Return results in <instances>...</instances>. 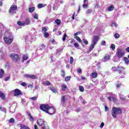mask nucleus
Here are the masks:
<instances>
[{"label": "nucleus", "instance_id": "nucleus-1", "mask_svg": "<svg viewBox=\"0 0 129 129\" xmlns=\"http://www.w3.org/2000/svg\"><path fill=\"white\" fill-rule=\"evenodd\" d=\"M122 113V109L119 108L113 107L111 110V115L114 118H116V116Z\"/></svg>", "mask_w": 129, "mask_h": 129}, {"label": "nucleus", "instance_id": "nucleus-2", "mask_svg": "<svg viewBox=\"0 0 129 129\" xmlns=\"http://www.w3.org/2000/svg\"><path fill=\"white\" fill-rule=\"evenodd\" d=\"M124 68L123 67L118 66L117 70L119 74V78H124V75H125V72H124Z\"/></svg>", "mask_w": 129, "mask_h": 129}, {"label": "nucleus", "instance_id": "nucleus-3", "mask_svg": "<svg viewBox=\"0 0 129 129\" xmlns=\"http://www.w3.org/2000/svg\"><path fill=\"white\" fill-rule=\"evenodd\" d=\"M10 57L13 61H14L15 63H18V62H19V61L21 60L20 55L16 53H12L11 54H10Z\"/></svg>", "mask_w": 129, "mask_h": 129}, {"label": "nucleus", "instance_id": "nucleus-4", "mask_svg": "<svg viewBox=\"0 0 129 129\" xmlns=\"http://www.w3.org/2000/svg\"><path fill=\"white\" fill-rule=\"evenodd\" d=\"M116 55L118 58H122L124 56V51L122 49H120L119 48L117 49V51L116 52Z\"/></svg>", "mask_w": 129, "mask_h": 129}, {"label": "nucleus", "instance_id": "nucleus-5", "mask_svg": "<svg viewBox=\"0 0 129 129\" xmlns=\"http://www.w3.org/2000/svg\"><path fill=\"white\" fill-rule=\"evenodd\" d=\"M49 107H50V106L48 104H42L40 105V109L42 110V111H44V112H46V113L49 109Z\"/></svg>", "mask_w": 129, "mask_h": 129}, {"label": "nucleus", "instance_id": "nucleus-6", "mask_svg": "<svg viewBox=\"0 0 129 129\" xmlns=\"http://www.w3.org/2000/svg\"><path fill=\"white\" fill-rule=\"evenodd\" d=\"M30 23H31V21H30V19H27L25 20V21L21 22L18 21L17 22V24L19 26H25L26 25H29Z\"/></svg>", "mask_w": 129, "mask_h": 129}, {"label": "nucleus", "instance_id": "nucleus-7", "mask_svg": "<svg viewBox=\"0 0 129 129\" xmlns=\"http://www.w3.org/2000/svg\"><path fill=\"white\" fill-rule=\"evenodd\" d=\"M18 10V6L16 5H12L11 8L9 9V14H14L16 11Z\"/></svg>", "mask_w": 129, "mask_h": 129}, {"label": "nucleus", "instance_id": "nucleus-8", "mask_svg": "<svg viewBox=\"0 0 129 129\" xmlns=\"http://www.w3.org/2000/svg\"><path fill=\"white\" fill-rule=\"evenodd\" d=\"M14 91V96H20L23 94L22 91L19 89H15L13 90Z\"/></svg>", "mask_w": 129, "mask_h": 129}, {"label": "nucleus", "instance_id": "nucleus-9", "mask_svg": "<svg viewBox=\"0 0 129 129\" xmlns=\"http://www.w3.org/2000/svg\"><path fill=\"white\" fill-rule=\"evenodd\" d=\"M55 111H56V110L55 109V108H54V107L49 106L47 112H46V113H48V114L52 115V114H54V113H55Z\"/></svg>", "mask_w": 129, "mask_h": 129}, {"label": "nucleus", "instance_id": "nucleus-10", "mask_svg": "<svg viewBox=\"0 0 129 129\" xmlns=\"http://www.w3.org/2000/svg\"><path fill=\"white\" fill-rule=\"evenodd\" d=\"M99 40V36H95V35L94 36L92 40V44H93L94 45H96Z\"/></svg>", "mask_w": 129, "mask_h": 129}, {"label": "nucleus", "instance_id": "nucleus-11", "mask_svg": "<svg viewBox=\"0 0 129 129\" xmlns=\"http://www.w3.org/2000/svg\"><path fill=\"white\" fill-rule=\"evenodd\" d=\"M4 41L7 44H12V43H13V39L11 38V36L5 37H4Z\"/></svg>", "mask_w": 129, "mask_h": 129}, {"label": "nucleus", "instance_id": "nucleus-12", "mask_svg": "<svg viewBox=\"0 0 129 129\" xmlns=\"http://www.w3.org/2000/svg\"><path fill=\"white\" fill-rule=\"evenodd\" d=\"M25 76L27 77V78H30V79H37L38 78L37 76L35 75H26Z\"/></svg>", "mask_w": 129, "mask_h": 129}, {"label": "nucleus", "instance_id": "nucleus-13", "mask_svg": "<svg viewBox=\"0 0 129 129\" xmlns=\"http://www.w3.org/2000/svg\"><path fill=\"white\" fill-rule=\"evenodd\" d=\"M37 124L38 125L42 126L43 124L45 125V121L43 119L40 118L37 120Z\"/></svg>", "mask_w": 129, "mask_h": 129}, {"label": "nucleus", "instance_id": "nucleus-14", "mask_svg": "<svg viewBox=\"0 0 129 129\" xmlns=\"http://www.w3.org/2000/svg\"><path fill=\"white\" fill-rule=\"evenodd\" d=\"M110 57H111V55L106 54L105 55L103 59L105 60V61H107V60H110Z\"/></svg>", "mask_w": 129, "mask_h": 129}, {"label": "nucleus", "instance_id": "nucleus-15", "mask_svg": "<svg viewBox=\"0 0 129 129\" xmlns=\"http://www.w3.org/2000/svg\"><path fill=\"white\" fill-rule=\"evenodd\" d=\"M20 129H31V128H30L29 126H28L27 125L21 124L20 125Z\"/></svg>", "mask_w": 129, "mask_h": 129}, {"label": "nucleus", "instance_id": "nucleus-16", "mask_svg": "<svg viewBox=\"0 0 129 129\" xmlns=\"http://www.w3.org/2000/svg\"><path fill=\"white\" fill-rule=\"evenodd\" d=\"M35 10H36V8H35V7H31L28 9V11L29 13H34Z\"/></svg>", "mask_w": 129, "mask_h": 129}, {"label": "nucleus", "instance_id": "nucleus-17", "mask_svg": "<svg viewBox=\"0 0 129 129\" xmlns=\"http://www.w3.org/2000/svg\"><path fill=\"white\" fill-rule=\"evenodd\" d=\"M27 115L29 117V119L31 121H34V120H35V119H34V117L31 114V113L30 112L27 113Z\"/></svg>", "mask_w": 129, "mask_h": 129}, {"label": "nucleus", "instance_id": "nucleus-18", "mask_svg": "<svg viewBox=\"0 0 129 129\" xmlns=\"http://www.w3.org/2000/svg\"><path fill=\"white\" fill-rule=\"evenodd\" d=\"M61 103L64 104L65 102H66V98L65 97V96H62L61 98Z\"/></svg>", "mask_w": 129, "mask_h": 129}, {"label": "nucleus", "instance_id": "nucleus-19", "mask_svg": "<svg viewBox=\"0 0 129 129\" xmlns=\"http://www.w3.org/2000/svg\"><path fill=\"white\" fill-rule=\"evenodd\" d=\"M50 90H51V91H52V92H53V93H57L58 92H57V90H56V89L54 88L53 86H51L50 87Z\"/></svg>", "mask_w": 129, "mask_h": 129}, {"label": "nucleus", "instance_id": "nucleus-20", "mask_svg": "<svg viewBox=\"0 0 129 129\" xmlns=\"http://www.w3.org/2000/svg\"><path fill=\"white\" fill-rule=\"evenodd\" d=\"M98 75L97 74V73H96V72L92 73L91 74V77H92V78H96V77H97Z\"/></svg>", "mask_w": 129, "mask_h": 129}, {"label": "nucleus", "instance_id": "nucleus-21", "mask_svg": "<svg viewBox=\"0 0 129 129\" xmlns=\"http://www.w3.org/2000/svg\"><path fill=\"white\" fill-rule=\"evenodd\" d=\"M5 75V71L3 69H1V72H0V78H3Z\"/></svg>", "mask_w": 129, "mask_h": 129}, {"label": "nucleus", "instance_id": "nucleus-22", "mask_svg": "<svg viewBox=\"0 0 129 129\" xmlns=\"http://www.w3.org/2000/svg\"><path fill=\"white\" fill-rule=\"evenodd\" d=\"M113 10H114V7L113 5H111L108 7V11L109 12H111V11H113Z\"/></svg>", "mask_w": 129, "mask_h": 129}, {"label": "nucleus", "instance_id": "nucleus-23", "mask_svg": "<svg viewBox=\"0 0 129 129\" xmlns=\"http://www.w3.org/2000/svg\"><path fill=\"white\" fill-rule=\"evenodd\" d=\"M123 60H124L125 64H126V65H128V64H129V59H128V58L126 57H124Z\"/></svg>", "mask_w": 129, "mask_h": 129}, {"label": "nucleus", "instance_id": "nucleus-24", "mask_svg": "<svg viewBox=\"0 0 129 129\" xmlns=\"http://www.w3.org/2000/svg\"><path fill=\"white\" fill-rule=\"evenodd\" d=\"M94 46H95V44H93V43H92V44L90 46L89 48L90 51H92V50H93Z\"/></svg>", "mask_w": 129, "mask_h": 129}, {"label": "nucleus", "instance_id": "nucleus-25", "mask_svg": "<svg viewBox=\"0 0 129 129\" xmlns=\"http://www.w3.org/2000/svg\"><path fill=\"white\" fill-rule=\"evenodd\" d=\"M55 22L58 26H60V25H61V20L60 19H56L55 21Z\"/></svg>", "mask_w": 129, "mask_h": 129}, {"label": "nucleus", "instance_id": "nucleus-26", "mask_svg": "<svg viewBox=\"0 0 129 129\" xmlns=\"http://www.w3.org/2000/svg\"><path fill=\"white\" fill-rule=\"evenodd\" d=\"M0 97H1L4 100H6V95H5V94L1 93L0 94Z\"/></svg>", "mask_w": 129, "mask_h": 129}, {"label": "nucleus", "instance_id": "nucleus-27", "mask_svg": "<svg viewBox=\"0 0 129 129\" xmlns=\"http://www.w3.org/2000/svg\"><path fill=\"white\" fill-rule=\"evenodd\" d=\"M28 59H29V56H28V55H24L23 56V61H25V60H28Z\"/></svg>", "mask_w": 129, "mask_h": 129}, {"label": "nucleus", "instance_id": "nucleus-28", "mask_svg": "<svg viewBox=\"0 0 129 129\" xmlns=\"http://www.w3.org/2000/svg\"><path fill=\"white\" fill-rule=\"evenodd\" d=\"M79 90L81 91V92H83L84 91V88L82 86H80L79 87Z\"/></svg>", "mask_w": 129, "mask_h": 129}, {"label": "nucleus", "instance_id": "nucleus-29", "mask_svg": "<svg viewBox=\"0 0 129 129\" xmlns=\"http://www.w3.org/2000/svg\"><path fill=\"white\" fill-rule=\"evenodd\" d=\"M75 38L77 40V41H78V42L79 43L82 42V40H81V39H80V37H79V36H76Z\"/></svg>", "mask_w": 129, "mask_h": 129}, {"label": "nucleus", "instance_id": "nucleus-30", "mask_svg": "<svg viewBox=\"0 0 129 129\" xmlns=\"http://www.w3.org/2000/svg\"><path fill=\"white\" fill-rule=\"evenodd\" d=\"M66 88H67V86L66 85H63L61 86V89L63 91H65L66 90Z\"/></svg>", "mask_w": 129, "mask_h": 129}, {"label": "nucleus", "instance_id": "nucleus-31", "mask_svg": "<svg viewBox=\"0 0 129 129\" xmlns=\"http://www.w3.org/2000/svg\"><path fill=\"white\" fill-rule=\"evenodd\" d=\"M110 48H111L113 51H114V50L115 49V45H114V44H111Z\"/></svg>", "mask_w": 129, "mask_h": 129}, {"label": "nucleus", "instance_id": "nucleus-32", "mask_svg": "<svg viewBox=\"0 0 129 129\" xmlns=\"http://www.w3.org/2000/svg\"><path fill=\"white\" fill-rule=\"evenodd\" d=\"M43 84H45V85H47V86H50L51 85V83L49 81H46L45 83H43Z\"/></svg>", "mask_w": 129, "mask_h": 129}, {"label": "nucleus", "instance_id": "nucleus-33", "mask_svg": "<svg viewBox=\"0 0 129 129\" xmlns=\"http://www.w3.org/2000/svg\"><path fill=\"white\" fill-rule=\"evenodd\" d=\"M71 79V76H68L65 78V81H69Z\"/></svg>", "mask_w": 129, "mask_h": 129}, {"label": "nucleus", "instance_id": "nucleus-34", "mask_svg": "<svg viewBox=\"0 0 129 129\" xmlns=\"http://www.w3.org/2000/svg\"><path fill=\"white\" fill-rule=\"evenodd\" d=\"M44 36L45 38H48V37H49V36H50V34L48 32H44Z\"/></svg>", "mask_w": 129, "mask_h": 129}, {"label": "nucleus", "instance_id": "nucleus-35", "mask_svg": "<svg viewBox=\"0 0 129 129\" xmlns=\"http://www.w3.org/2000/svg\"><path fill=\"white\" fill-rule=\"evenodd\" d=\"M34 19H36V20H39V17H38V14L36 13L34 14L33 16Z\"/></svg>", "mask_w": 129, "mask_h": 129}, {"label": "nucleus", "instance_id": "nucleus-36", "mask_svg": "<svg viewBox=\"0 0 129 129\" xmlns=\"http://www.w3.org/2000/svg\"><path fill=\"white\" fill-rule=\"evenodd\" d=\"M38 8L39 9H42V8H44V7H45V6H44V5L42 4H39L38 5Z\"/></svg>", "mask_w": 129, "mask_h": 129}, {"label": "nucleus", "instance_id": "nucleus-37", "mask_svg": "<svg viewBox=\"0 0 129 129\" xmlns=\"http://www.w3.org/2000/svg\"><path fill=\"white\" fill-rule=\"evenodd\" d=\"M83 41L85 45H88V41H87V40L86 39H83Z\"/></svg>", "mask_w": 129, "mask_h": 129}, {"label": "nucleus", "instance_id": "nucleus-38", "mask_svg": "<svg viewBox=\"0 0 129 129\" xmlns=\"http://www.w3.org/2000/svg\"><path fill=\"white\" fill-rule=\"evenodd\" d=\"M61 73L62 74H61V76H62V77H65V71H64V70H61Z\"/></svg>", "mask_w": 129, "mask_h": 129}, {"label": "nucleus", "instance_id": "nucleus-39", "mask_svg": "<svg viewBox=\"0 0 129 129\" xmlns=\"http://www.w3.org/2000/svg\"><path fill=\"white\" fill-rule=\"evenodd\" d=\"M114 37L115 39H118L119 38V34L118 33H115Z\"/></svg>", "mask_w": 129, "mask_h": 129}, {"label": "nucleus", "instance_id": "nucleus-40", "mask_svg": "<svg viewBox=\"0 0 129 129\" xmlns=\"http://www.w3.org/2000/svg\"><path fill=\"white\" fill-rule=\"evenodd\" d=\"M9 122L11 123H14V122H15V119H14V118H11L9 120Z\"/></svg>", "mask_w": 129, "mask_h": 129}, {"label": "nucleus", "instance_id": "nucleus-41", "mask_svg": "<svg viewBox=\"0 0 129 129\" xmlns=\"http://www.w3.org/2000/svg\"><path fill=\"white\" fill-rule=\"evenodd\" d=\"M91 13H92V9H89L86 11L87 14H91Z\"/></svg>", "mask_w": 129, "mask_h": 129}, {"label": "nucleus", "instance_id": "nucleus-42", "mask_svg": "<svg viewBox=\"0 0 129 129\" xmlns=\"http://www.w3.org/2000/svg\"><path fill=\"white\" fill-rule=\"evenodd\" d=\"M73 61H74V59H73V57L71 56L70 57V64H73Z\"/></svg>", "mask_w": 129, "mask_h": 129}, {"label": "nucleus", "instance_id": "nucleus-43", "mask_svg": "<svg viewBox=\"0 0 129 129\" xmlns=\"http://www.w3.org/2000/svg\"><path fill=\"white\" fill-rule=\"evenodd\" d=\"M66 37H67V34L66 33L64 34L63 36L62 37V41H66Z\"/></svg>", "mask_w": 129, "mask_h": 129}, {"label": "nucleus", "instance_id": "nucleus-44", "mask_svg": "<svg viewBox=\"0 0 129 129\" xmlns=\"http://www.w3.org/2000/svg\"><path fill=\"white\" fill-rule=\"evenodd\" d=\"M83 8H84V9H87V8H88V5L86 4H84L83 5Z\"/></svg>", "mask_w": 129, "mask_h": 129}, {"label": "nucleus", "instance_id": "nucleus-45", "mask_svg": "<svg viewBox=\"0 0 129 129\" xmlns=\"http://www.w3.org/2000/svg\"><path fill=\"white\" fill-rule=\"evenodd\" d=\"M10 78H11V76H8L4 79L5 81H8Z\"/></svg>", "mask_w": 129, "mask_h": 129}, {"label": "nucleus", "instance_id": "nucleus-46", "mask_svg": "<svg viewBox=\"0 0 129 129\" xmlns=\"http://www.w3.org/2000/svg\"><path fill=\"white\" fill-rule=\"evenodd\" d=\"M42 32H44V33H46V32H47V28L46 27H43L42 29Z\"/></svg>", "mask_w": 129, "mask_h": 129}, {"label": "nucleus", "instance_id": "nucleus-47", "mask_svg": "<svg viewBox=\"0 0 129 129\" xmlns=\"http://www.w3.org/2000/svg\"><path fill=\"white\" fill-rule=\"evenodd\" d=\"M112 99L113 102L115 103V102H116V101H117V99H116V98L112 97Z\"/></svg>", "mask_w": 129, "mask_h": 129}, {"label": "nucleus", "instance_id": "nucleus-48", "mask_svg": "<svg viewBox=\"0 0 129 129\" xmlns=\"http://www.w3.org/2000/svg\"><path fill=\"white\" fill-rule=\"evenodd\" d=\"M121 86V84L117 83L116 84V87H117V88H119V87H120Z\"/></svg>", "mask_w": 129, "mask_h": 129}, {"label": "nucleus", "instance_id": "nucleus-49", "mask_svg": "<svg viewBox=\"0 0 129 129\" xmlns=\"http://www.w3.org/2000/svg\"><path fill=\"white\" fill-rule=\"evenodd\" d=\"M74 46L75 47V48H78V47H79V44L78 43H74Z\"/></svg>", "mask_w": 129, "mask_h": 129}, {"label": "nucleus", "instance_id": "nucleus-50", "mask_svg": "<svg viewBox=\"0 0 129 129\" xmlns=\"http://www.w3.org/2000/svg\"><path fill=\"white\" fill-rule=\"evenodd\" d=\"M22 86H24V87H26V86H27V84H26V83L25 82H23L21 84Z\"/></svg>", "mask_w": 129, "mask_h": 129}, {"label": "nucleus", "instance_id": "nucleus-51", "mask_svg": "<svg viewBox=\"0 0 129 129\" xmlns=\"http://www.w3.org/2000/svg\"><path fill=\"white\" fill-rule=\"evenodd\" d=\"M100 127L101 128H102V127H103V126H104V122H102L100 124Z\"/></svg>", "mask_w": 129, "mask_h": 129}, {"label": "nucleus", "instance_id": "nucleus-52", "mask_svg": "<svg viewBox=\"0 0 129 129\" xmlns=\"http://www.w3.org/2000/svg\"><path fill=\"white\" fill-rule=\"evenodd\" d=\"M30 99H31V100H36V99H37V98L36 97H32L30 98Z\"/></svg>", "mask_w": 129, "mask_h": 129}, {"label": "nucleus", "instance_id": "nucleus-53", "mask_svg": "<svg viewBox=\"0 0 129 129\" xmlns=\"http://www.w3.org/2000/svg\"><path fill=\"white\" fill-rule=\"evenodd\" d=\"M41 48H42V49H44V48H46V45H45L44 44H42L41 45Z\"/></svg>", "mask_w": 129, "mask_h": 129}, {"label": "nucleus", "instance_id": "nucleus-54", "mask_svg": "<svg viewBox=\"0 0 129 129\" xmlns=\"http://www.w3.org/2000/svg\"><path fill=\"white\" fill-rule=\"evenodd\" d=\"M102 45H103V46H105V44H106V42H105V41L103 40V41H102Z\"/></svg>", "mask_w": 129, "mask_h": 129}, {"label": "nucleus", "instance_id": "nucleus-55", "mask_svg": "<svg viewBox=\"0 0 129 129\" xmlns=\"http://www.w3.org/2000/svg\"><path fill=\"white\" fill-rule=\"evenodd\" d=\"M82 72V70H81V69H79L78 70V73H81Z\"/></svg>", "mask_w": 129, "mask_h": 129}, {"label": "nucleus", "instance_id": "nucleus-56", "mask_svg": "<svg viewBox=\"0 0 129 129\" xmlns=\"http://www.w3.org/2000/svg\"><path fill=\"white\" fill-rule=\"evenodd\" d=\"M111 98H112L111 96L108 97V99L109 101H111Z\"/></svg>", "mask_w": 129, "mask_h": 129}, {"label": "nucleus", "instance_id": "nucleus-57", "mask_svg": "<svg viewBox=\"0 0 129 129\" xmlns=\"http://www.w3.org/2000/svg\"><path fill=\"white\" fill-rule=\"evenodd\" d=\"M105 111H108V107L105 106Z\"/></svg>", "mask_w": 129, "mask_h": 129}, {"label": "nucleus", "instance_id": "nucleus-58", "mask_svg": "<svg viewBox=\"0 0 129 129\" xmlns=\"http://www.w3.org/2000/svg\"><path fill=\"white\" fill-rule=\"evenodd\" d=\"M95 8H97V9H98V8H99V5L96 4Z\"/></svg>", "mask_w": 129, "mask_h": 129}, {"label": "nucleus", "instance_id": "nucleus-59", "mask_svg": "<svg viewBox=\"0 0 129 129\" xmlns=\"http://www.w3.org/2000/svg\"><path fill=\"white\" fill-rule=\"evenodd\" d=\"M112 25H114V27H116V23L113 22L111 24Z\"/></svg>", "mask_w": 129, "mask_h": 129}, {"label": "nucleus", "instance_id": "nucleus-60", "mask_svg": "<svg viewBox=\"0 0 129 129\" xmlns=\"http://www.w3.org/2000/svg\"><path fill=\"white\" fill-rule=\"evenodd\" d=\"M34 129H38V126L36 124L34 125Z\"/></svg>", "mask_w": 129, "mask_h": 129}, {"label": "nucleus", "instance_id": "nucleus-61", "mask_svg": "<svg viewBox=\"0 0 129 129\" xmlns=\"http://www.w3.org/2000/svg\"><path fill=\"white\" fill-rule=\"evenodd\" d=\"M3 6V1L0 0V6L2 7Z\"/></svg>", "mask_w": 129, "mask_h": 129}, {"label": "nucleus", "instance_id": "nucleus-62", "mask_svg": "<svg viewBox=\"0 0 129 129\" xmlns=\"http://www.w3.org/2000/svg\"><path fill=\"white\" fill-rule=\"evenodd\" d=\"M74 16H75V12L74 13L73 15V16H72V19L73 20H74Z\"/></svg>", "mask_w": 129, "mask_h": 129}, {"label": "nucleus", "instance_id": "nucleus-63", "mask_svg": "<svg viewBox=\"0 0 129 129\" xmlns=\"http://www.w3.org/2000/svg\"><path fill=\"white\" fill-rule=\"evenodd\" d=\"M126 51H127V52H128V53H129V47H128L126 48Z\"/></svg>", "mask_w": 129, "mask_h": 129}, {"label": "nucleus", "instance_id": "nucleus-64", "mask_svg": "<svg viewBox=\"0 0 129 129\" xmlns=\"http://www.w3.org/2000/svg\"><path fill=\"white\" fill-rule=\"evenodd\" d=\"M42 129H46V126L44 125V126H42Z\"/></svg>", "mask_w": 129, "mask_h": 129}]
</instances>
